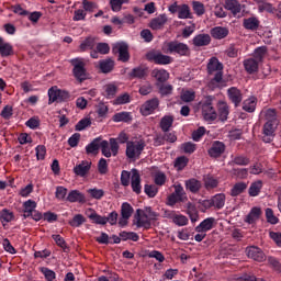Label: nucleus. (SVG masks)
I'll return each instance as SVG.
<instances>
[{
    "instance_id": "obj_63",
    "label": "nucleus",
    "mask_w": 281,
    "mask_h": 281,
    "mask_svg": "<svg viewBox=\"0 0 281 281\" xmlns=\"http://www.w3.org/2000/svg\"><path fill=\"white\" fill-rule=\"evenodd\" d=\"M166 173L159 171L154 176V181L156 186H164L166 183Z\"/></svg>"
},
{
    "instance_id": "obj_21",
    "label": "nucleus",
    "mask_w": 281,
    "mask_h": 281,
    "mask_svg": "<svg viewBox=\"0 0 281 281\" xmlns=\"http://www.w3.org/2000/svg\"><path fill=\"white\" fill-rule=\"evenodd\" d=\"M262 211L260 207H252L248 215L245 216L244 221L245 223H248V225H254L261 216Z\"/></svg>"
},
{
    "instance_id": "obj_35",
    "label": "nucleus",
    "mask_w": 281,
    "mask_h": 281,
    "mask_svg": "<svg viewBox=\"0 0 281 281\" xmlns=\"http://www.w3.org/2000/svg\"><path fill=\"white\" fill-rule=\"evenodd\" d=\"M67 201H69L70 203H82L85 202V194H82L78 190H72L68 194Z\"/></svg>"
},
{
    "instance_id": "obj_24",
    "label": "nucleus",
    "mask_w": 281,
    "mask_h": 281,
    "mask_svg": "<svg viewBox=\"0 0 281 281\" xmlns=\"http://www.w3.org/2000/svg\"><path fill=\"white\" fill-rule=\"evenodd\" d=\"M151 78H155L158 83L162 85V82L170 78V74L166 69L156 68L151 71Z\"/></svg>"
},
{
    "instance_id": "obj_43",
    "label": "nucleus",
    "mask_w": 281,
    "mask_h": 281,
    "mask_svg": "<svg viewBox=\"0 0 281 281\" xmlns=\"http://www.w3.org/2000/svg\"><path fill=\"white\" fill-rule=\"evenodd\" d=\"M86 222H87V217H85V215L76 214L72 217V220L68 222V225H70V227H81V225H85Z\"/></svg>"
},
{
    "instance_id": "obj_31",
    "label": "nucleus",
    "mask_w": 281,
    "mask_h": 281,
    "mask_svg": "<svg viewBox=\"0 0 281 281\" xmlns=\"http://www.w3.org/2000/svg\"><path fill=\"white\" fill-rule=\"evenodd\" d=\"M225 8L226 10L232 11L235 16L236 14H240V10H243V7L240 5V2H238V0H226Z\"/></svg>"
},
{
    "instance_id": "obj_20",
    "label": "nucleus",
    "mask_w": 281,
    "mask_h": 281,
    "mask_svg": "<svg viewBox=\"0 0 281 281\" xmlns=\"http://www.w3.org/2000/svg\"><path fill=\"white\" fill-rule=\"evenodd\" d=\"M225 153V144H223L222 142H214L211 146V148L209 149V155L210 157H221V155H223Z\"/></svg>"
},
{
    "instance_id": "obj_55",
    "label": "nucleus",
    "mask_w": 281,
    "mask_h": 281,
    "mask_svg": "<svg viewBox=\"0 0 281 281\" xmlns=\"http://www.w3.org/2000/svg\"><path fill=\"white\" fill-rule=\"evenodd\" d=\"M120 238L122 240H133L134 243H137L139 240V235L133 232H122L120 233Z\"/></svg>"
},
{
    "instance_id": "obj_52",
    "label": "nucleus",
    "mask_w": 281,
    "mask_h": 281,
    "mask_svg": "<svg viewBox=\"0 0 281 281\" xmlns=\"http://www.w3.org/2000/svg\"><path fill=\"white\" fill-rule=\"evenodd\" d=\"M103 89L106 98H115L117 93V86H115V83H108Z\"/></svg>"
},
{
    "instance_id": "obj_45",
    "label": "nucleus",
    "mask_w": 281,
    "mask_h": 281,
    "mask_svg": "<svg viewBox=\"0 0 281 281\" xmlns=\"http://www.w3.org/2000/svg\"><path fill=\"white\" fill-rule=\"evenodd\" d=\"M178 19H192V11L188 4H182L178 9Z\"/></svg>"
},
{
    "instance_id": "obj_49",
    "label": "nucleus",
    "mask_w": 281,
    "mask_h": 281,
    "mask_svg": "<svg viewBox=\"0 0 281 281\" xmlns=\"http://www.w3.org/2000/svg\"><path fill=\"white\" fill-rule=\"evenodd\" d=\"M95 47V40L93 37H87L81 42L79 49L80 52H87V49H93Z\"/></svg>"
},
{
    "instance_id": "obj_11",
    "label": "nucleus",
    "mask_w": 281,
    "mask_h": 281,
    "mask_svg": "<svg viewBox=\"0 0 281 281\" xmlns=\"http://www.w3.org/2000/svg\"><path fill=\"white\" fill-rule=\"evenodd\" d=\"M159 109V99L154 98L148 101H146L142 106H140V113L142 115H151V113H155Z\"/></svg>"
},
{
    "instance_id": "obj_19",
    "label": "nucleus",
    "mask_w": 281,
    "mask_h": 281,
    "mask_svg": "<svg viewBox=\"0 0 281 281\" xmlns=\"http://www.w3.org/2000/svg\"><path fill=\"white\" fill-rule=\"evenodd\" d=\"M166 23H168V16L166 14H160L150 21L149 27L156 31L164 30Z\"/></svg>"
},
{
    "instance_id": "obj_7",
    "label": "nucleus",
    "mask_w": 281,
    "mask_h": 281,
    "mask_svg": "<svg viewBox=\"0 0 281 281\" xmlns=\"http://www.w3.org/2000/svg\"><path fill=\"white\" fill-rule=\"evenodd\" d=\"M175 192H172L168 198V205H176V203H183V201H188V196L186 195V190L181 184H173Z\"/></svg>"
},
{
    "instance_id": "obj_44",
    "label": "nucleus",
    "mask_w": 281,
    "mask_h": 281,
    "mask_svg": "<svg viewBox=\"0 0 281 281\" xmlns=\"http://www.w3.org/2000/svg\"><path fill=\"white\" fill-rule=\"evenodd\" d=\"M131 78H146L148 76V69L138 66L136 68H133L130 72Z\"/></svg>"
},
{
    "instance_id": "obj_34",
    "label": "nucleus",
    "mask_w": 281,
    "mask_h": 281,
    "mask_svg": "<svg viewBox=\"0 0 281 281\" xmlns=\"http://www.w3.org/2000/svg\"><path fill=\"white\" fill-rule=\"evenodd\" d=\"M257 104L258 99H256V97H250L244 101L243 109L244 111H247V113H254V111H256Z\"/></svg>"
},
{
    "instance_id": "obj_32",
    "label": "nucleus",
    "mask_w": 281,
    "mask_h": 281,
    "mask_svg": "<svg viewBox=\"0 0 281 281\" xmlns=\"http://www.w3.org/2000/svg\"><path fill=\"white\" fill-rule=\"evenodd\" d=\"M228 34L229 30L223 26H216L211 30V36H213V38H217L218 41L225 38Z\"/></svg>"
},
{
    "instance_id": "obj_41",
    "label": "nucleus",
    "mask_w": 281,
    "mask_h": 281,
    "mask_svg": "<svg viewBox=\"0 0 281 281\" xmlns=\"http://www.w3.org/2000/svg\"><path fill=\"white\" fill-rule=\"evenodd\" d=\"M186 188L187 190L195 194V192H199L201 190V182L196 179L187 180Z\"/></svg>"
},
{
    "instance_id": "obj_48",
    "label": "nucleus",
    "mask_w": 281,
    "mask_h": 281,
    "mask_svg": "<svg viewBox=\"0 0 281 281\" xmlns=\"http://www.w3.org/2000/svg\"><path fill=\"white\" fill-rule=\"evenodd\" d=\"M24 207V217L29 218L30 214L36 210V202L34 200H27L23 204Z\"/></svg>"
},
{
    "instance_id": "obj_17",
    "label": "nucleus",
    "mask_w": 281,
    "mask_h": 281,
    "mask_svg": "<svg viewBox=\"0 0 281 281\" xmlns=\"http://www.w3.org/2000/svg\"><path fill=\"white\" fill-rule=\"evenodd\" d=\"M167 218H170L175 225H178V227H184V225H188V217L182 214H177L175 211H171L167 214Z\"/></svg>"
},
{
    "instance_id": "obj_36",
    "label": "nucleus",
    "mask_w": 281,
    "mask_h": 281,
    "mask_svg": "<svg viewBox=\"0 0 281 281\" xmlns=\"http://www.w3.org/2000/svg\"><path fill=\"white\" fill-rule=\"evenodd\" d=\"M175 122V117L170 115H166L160 120V128L164 133H168L170 128H172V124Z\"/></svg>"
},
{
    "instance_id": "obj_59",
    "label": "nucleus",
    "mask_w": 281,
    "mask_h": 281,
    "mask_svg": "<svg viewBox=\"0 0 281 281\" xmlns=\"http://www.w3.org/2000/svg\"><path fill=\"white\" fill-rule=\"evenodd\" d=\"M186 166H188V157L181 156L176 159L175 168H177V170H183Z\"/></svg>"
},
{
    "instance_id": "obj_38",
    "label": "nucleus",
    "mask_w": 281,
    "mask_h": 281,
    "mask_svg": "<svg viewBox=\"0 0 281 281\" xmlns=\"http://www.w3.org/2000/svg\"><path fill=\"white\" fill-rule=\"evenodd\" d=\"M262 190V180H257L252 182L248 189L249 196H258Z\"/></svg>"
},
{
    "instance_id": "obj_4",
    "label": "nucleus",
    "mask_w": 281,
    "mask_h": 281,
    "mask_svg": "<svg viewBox=\"0 0 281 281\" xmlns=\"http://www.w3.org/2000/svg\"><path fill=\"white\" fill-rule=\"evenodd\" d=\"M70 65H72V74L78 80V82H85V80L89 79V74L87 72V63L85 59L77 57L74 59H70Z\"/></svg>"
},
{
    "instance_id": "obj_30",
    "label": "nucleus",
    "mask_w": 281,
    "mask_h": 281,
    "mask_svg": "<svg viewBox=\"0 0 281 281\" xmlns=\"http://www.w3.org/2000/svg\"><path fill=\"white\" fill-rule=\"evenodd\" d=\"M209 74H216L223 71V64L218 61V58L212 57L207 64Z\"/></svg>"
},
{
    "instance_id": "obj_26",
    "label": "nucleus",
    "mask_w": 281,
    "mask_h": 281,
    "mask_svg": "<svg viewBox=\"0 0 281 281\" xmlns=\"http://www.w3.org/2000/svg\"><path fill=\"white\" fill-rule=\"evenodd\" d=\"M214 223H216L214 217L205 218L195 227V232H210V229H214Z\"/></svg>"
},
{
    "instance_id": "obj_54",
    "label": "nucleus",
    "mask_w": 281,
    "mask_h": 281,
    "mask_svg": "<svg viewBox=\"0 0 281 281\" xmlns=\"http://www.w3.org/2000/svg\"><path fill=\"white\" fill-rule=\"evenodd\" d=\"M128 102H131V94L125 92V93L119 95L116 99H114L112 101V104L117 106L121 104H128Z\"/></svg>"
},
{
    "instance_id": "obj_40",
    "label": "nucleus",
    "mask_w": 281,
    "mask_h": 281,
    "mask_svg": "<svg viewBox=\"0 0 281 281\" xmlns=\"http://www.w3.org/2000/svg\"><path fill=\"white\" fill-rule=\"evenodd\" d=\"M258 10L259 12H269V14H276V12H278V10L273 7V4L261 0L258 4Z\"/></svg>"
},
{
    "instance_id": "obj_58",
    "label": "nucleus",
    "mask_w": 281,
    "mask_h": 281,
    "mask_svg": "<svg viewBox=\"0 0 281 281\" xmlns=\"http://www.w3.org/2000/svg\"><path fill=\"white\" fill-rule=\"evenodd\" d=\"M130 0H110V5L113 10V12H120L122 10V5L124 3H128Z\"/></svg>"
},
{
    "instance_id": "obj_57",
    "label": "nucleus",
    "mask_w": 281,
    "mask_h": 281,
    "mask_svg": "<svg viewBox=\"0 0 281 281\" xmlns=\"http://www.w3.org/2000/svg\"><path fill=\"white\" fill-rule=\"evenodd\" d=\"M87 192L91 196V199H95L97 201H100V199L104 196V190L102 189H97V188L88 189Z\"/></svg>"
},
{
    "instance_id": "obj_64",
    "label": "nucleus",
    "mask_w": 281,
    "mask_h": 281,
    "mask_svg": "<svg viewBox=\"0 0 281 281\" xmlns=\"http://www.w3.org/2000/svg\"><path fill=\"white\" fill-rule=\"evenodd\" d=\"M269 236H270L271 240H273V243H276V245L278 247H281V233L280 232H270Z\"/></svg>"
},
{
    "instance_id": "obj_5",
    "label": "nucleus",
    "mask_w": 281,
    "mask_h": 281,
    "mask_svg": "<svg viewBox=\"0 0 281 281\" xmlns=\"http://www.w3.org/2000/svg\"><path fill=\"white\" fill-rule=\"evenodd\" d=\"M144 148H146V143L143 139L130 140L126 144L125 155L127 159H139Z\"/></svg>"
},
{
    "instance_id": "obj_9",
    "label": "nucleus",
    "mask_w": 281,
    "mask_h": 281,
    "mask_svg": "<svg viewBox=\"0 0 281 281\" xmlns=\"http://www.w3.org/2000/svg\"><path fill=\"white\" fill-rule=\"evenodd\" d=\"M113 54H119V60L121 63H128L131 55L128 54V44L126 43H116L112 47Z\"/></svg>"
},
{
    "instance_id": "obj_15",
    "label": "nucleus",
    "mask_w": 281,
    "mask_h": 281,
    "mask_svg": "<svg viewBox=\"0 0 281 281\" xmlns=\"http://www.w3.org/2000/svg\"><path fill=\"white\" fill-rule=\"evenodd\" d=\"M131 186L135 194H142V177L137 169H132Z\"/></svg>"
},
{
    "instance_id": "obj_42",
    "label": "nucleus",
    "mask_w": 281,
    "mask_h": 281,
    "mask_svg": "<svg viewBox=\"0 0 281 281\" xmlns=\"http://www.w3.org/2000/svg\"><path fill=\"white\" fill-rule=\"evenodd\" d=\"M212 201H213V207H216V210H223V207H225V194L224 193L215 194L212 198Z\"/></svg>"
},
{
    "instance_id": "obj_29",
    "label": "nucleus",
    "mask_w": 281,
    "mask_h": 281,
    "mask_svg": "<svg viewBox=\"0 0 281 281\" xmlns=\"http://www.w3.org/2000/svg\"><path fill=\"white\" fill-rule=\"evenodd\" d=\"M14 49L12 48V44L4 42L3 37H0V56L3 58L8 56H12Z\"/></svg>"
},
{
    "instance_id": "obj_39",
    "label": "nucleus",
    "mask_w": 281,
    "mask_h": 281,
    "mask_svg": "<svg viewBox=\"0 0 281 281\" xmlns=\"http://www.w3.org/2000/svg\"><path fill=\"white\" fill-rule=\"evenodd\" d=\"M100 138L93 139L87 147L86 153L87 155H98V150H100Z\"/></svg>"
},
{
    "instance_id": "obj_12",
    "label": "nucleus",
    "mask_w": 281,
    "mask_h": 281,
    "mask_svg": "<svg viewBox=\"0 0 281 281\" xmlns=\"http://www.w3.org/2000/svg\"><path fill=\"white\" fill-rule=\"evenodd\" d=\"M248 258H251L256 262H265L267 260V257L265 256V252L262 249L250 246L246 249Z\"/></svg>"
},
{
    "instance_id": "obj_61",
    "label": "nucleus",
    "mask_w": 281,
    "mask_h": 281,
    "mask_svg": "<svg viewBox=\"0 0 281 281\" xmlns=\"http://www.w3.org/2000/svg\"><path fill=\"white\" fill-rule=\"evenodd\" d=\"M98 170L100 175H106L109 172V164L106 162V159L101 158L98 162Z\"/></svg>"
},
{
    "instance_id": "obj_23",
    "label": "nucleus",
    "mask_w": 281,
    "mask_h": 281,
    "mask_svg": "<svg viewBox=\"0 0 281 281\" xmlns=\"http://www.w3.org/2000/svg\"><path fill=\"white\" fill-rule=\"evenodd\" d=\"M245 71H247V74H256L258 71V67L260 65V63L258 60H256L254 57L247 58L244 60L243 63Z\"/></svg>"
},
{
    "instance_id": "obj_33",
    "label": "nucleus",
    "mask_w": 281,
    "mask_h": 281,
    "mask_svg": "<svg viewBox=\"0 0 281 281\" xmlns=\"http://www.w3.org/2000/svg\"><path fill=\"white\" fill-rule=\"evenodd\" d=\"M243 25L245 30H251L252 32L260 27V21L257 18L244 19Z\"/></svg>"
},
{
    "instance_id": "obj_6",
    "label": "nucleus",
    "mask_w": 281,
    "mask_h": 281,
    "mask_svg": "<svg viewBox=\"0 0 281 281\" xmlns=\"http://www.w3.org/2000/svg\"><path fill=\"white\" fill-rule=\"evenodd\" d=\"M69 98H71V94H69L67 90H60L56 86L48 89V104H54V102H67Z\"/></svg>"
},
{
    "instance_id": "obj_13",
    "label": "nucleus",
    "mask_w": 281,
    "mask_h": 281,
    "mask_svg": "<svg viewBox=\"0 0 281 281\" xmlns=\"http://www.w3.org/2000/svg\"><path fill=\"white\" fill-rule=\"evenodd\" d=\"M91 170V161L82 160L80 164L76 165L72 169V172L77 177H87Z\"/></svg>"
},
{
    "instance_id": "obj_8",
    "label": "nucleus",
    "mask_w": 281,
    "mask_h": 281,
    "mask_svg": "<svg viewBox=\"0 0 281 281\" xmlns=\"http://www.w3.org/2000/svg\"><path fill=\"white\" fill-rule=\"evenodd\" d=\"M147 60L155 63V65H170L172 64V57L170 55H164L161 52L150 50L146 54Z\"/></svg>"
},
{
    "instance_id": "obj_62",
    "label": "nucleus",
    "mask_w": 281,
    "mask_h": 281,
    "mask_svg": "<svg viewBox=\"0 0 281 281\" xmlns=\"http://www.w3.org/2000/svg\"><path fill=\"white\" fill-rule=\"evenodd\" d=\"M0 115H1V117H2L3 120H10V117H12V115H13V109H12V106H11V105H5V106L2 109Z\"/></svg>"
},
{
    "instance_id": "obj_56",
    "label": "nucleus",
    "mask_w": 281,
    "mask_h": 281,
    "mask_svg": "<svg viewBox=\"0 0 281 281\" xmlns=\"http://www.w3.org/2000/svg\"><path fill=\"white\" fill-rule=\"evenodd\" d=\"M192 8H193V12L198 16H203V14H205V4H203L202 2L193 1L192 2Z\"/></svg>"
},
{
    "instance_id": "obj_50",
    "label": "nucleus",
    "mask_w": 281,
    "mask_h": 281,
    "mask_svg": "<svg viewBox=\"0 0 281 281\" xmlns=\"http://www.w3.org/2000/svg\"><path fill=\"white\" fill-rule=\"evenodd\" d=\"M204 187L206 190H214V188H218V179L212 176L204 177Z\"/></svg>"
},
{
    "instance_id": "obj_37",
    "label": "nucleus",
    "mask_w": 281,
    "mask_h": 281,
    "mask_svg": "<svg viewBox=\"0 0 281 281\" xmlns=\"http://www.w3.org/2000/svg\"><path fill=\"white\" fill-rule=\"evenodd\" d=\"M113 122H132L133 115L131 112H119L112 116Z\"/></svg>"
},
{
    "instance_id": "obj_28",
    "label": "nucleus",
    "mask_w": 281,
    "mask_h": 281,
    "mask_svg": "<svg viewBox=\"0 0 281 281\" xmlns=\"http://www.w3.org/2000/svg\"><path fill=\"white\" fill-rule=\"evenodd\" d=\"M217 111H218L220 120L222 122L227 121V116L229 115V105H227V102L218 101Z\"/></svg>"
},
{
    "instance_id": "obj_2",
    "label": "nucleus",
    "mask_w": 281,
    "mask_h": 281,
    "mask_svg": "<svg viewBox=\"0 0 281 281\" xmlns=\"http://www.w3.org/2000/svg\"><path fill=\"white\" fill-rule=\"evenodd\" d=\"M161 52L173 56H190V46L177 40L167 41L161 45Z\"/></svg>"
},
{
    "instance_id": "obj_10",
    "label": "nucleus",
    "mask_w": 281,
    "mask_h": 281,
    "mask_svg": "<svg viewBox=\"0 0 281 281\" xmlns=\"http://www.w3.org/2000/svg\"><path fill=\"white\" fill-rule=\"evenodd\" d=\"M128 134L121 132L116 138H110V146L113 157H117L120 144H128Z\"/></svg>"
},
{
    "instance_id": "obj_1",
    "label": "nucleus",
    "mask_w": 281,
    "mask_h": 281,
    "mask_svg": "<svg viewBox=\"0 0 281 281\" xmlns=\"http://www.w3.org/2000/svg\"><path fill=\"white\" fill-rule=\"evenodd\" d=\"M136 226L144 227V229H150L153 221L159 218V213L153 211L150 206L145 207L144 210H137L135 214Z\"/></svg>"
},
{
    "instance_id": "obj_60",
    "label": "nucleus",
    "mask_w": 281,
    "mask_h": 281,
    "mask_svg": "<svg viewBox=\"0 0 281 281\" xmlns=\"http://www.w3.org/2000/svg\"><path fill=\"white\" fill-rule=\"evenodd\" d=\"M195 97L196 95H195L194 91H192V90H186L181 93V100L183 102H192V101H194Z\"/></svg>"
},
{
    "instance_id": "obj_47",
    "label": "nucleus",
    "mask_w": 281,
    "mask_h": 281,
    "mask_svg": "<svg viewBox=\"0 0 281 281\" xmlns=\"http://www.w3.org/2000/svg\"><path fill=\"white\" fill-rule=\"evenodd\" d=\"M245 190H247V183L238 182L232 188L231 196H238L239 194H243Z\"/></svg>"
},
{
    "instance_id": "obj_27",
    "label": "nucleus",
    "mask_w": 281,
    "mask_h": 281,
    "mask_svg": "<svg viewBox=\"0 0 281 281\" xmlns=\"http://www.w3.org/2000/svg\"><path fill=\"white\" fill-rule=\"evenodd\" d=\"M99 67L102 74H111L115 67V61L111 58L102 59L99 61Z\"/></svg>"
},
{
    "instance_id": "obj_22",
    "label": "nucleus",
    "mask_w": 281,
    "mask_h": 281,
    "mask_svg": "<svg viewBox=\"0 0 281 281\" xmlns=\"http://www.w3.org/2000/svg\"><path fill=\"white\" fill-rule=\"evenodd\" d=\"M212 43V37L210 34H199L193 37V45L195 47H205L206 45H210Z\"/></svg>"
},
{
    "instance_id": "obj_46",
    "label": "nucleus",
    "mask_w": 281,
    "mask_h": 281,
    "mask_svg": "<svg viewBox=\"0 0 281 281\" xmlns=\"http://www.w3.org/2000/svg\"><path fill=\"white\" fill-rule=\"evenodd\" d=\"M265 56H267V46H260L255 49L252 58L257 60V63H262Z\"/></svg>"
},
{
    "instance_id": "obj_16",
    "label": "nucleus",
    "mask_w": 281,
    "mask_h": 281,
    "mask_svg": "<svg viewBox=\"0 0 281 281\" xmlns=\"http://www.w3.org/2000/svg\"><path fill=\"white\" fill-rule=\"evenodd\" d=\"M86 215L97 225H106L109 223V220H106L105 216L98 214L93 209H88Z\"/></svg>"
},
{
    "instance_id": "obj_25",
    "label": "nucleus",
    "mask_w": 281,
    "mask_h": 281,
    "mask_svg": "<svg viewBox=\"0 0 281 281\" xmlns=\"http://www.w3.org/2000/svg\"><path fill=\"white\" fill-rule=\"evenodd\" d=\"M261 117L267 122H271V124H278V112H276V109H263Z\"/></svg>"
},
{
    "instance_id": "obj_18",
    "label": "nucleus",
    "mask_w": 281,
    "mask_h": 281,
    "mask_svg": "<svg viewBox=\"0 0 281 281\" xmlns=\"http://www.w3.org/2000/svg\"><path fill=\"white\" fill-rule=\"evenodd\" d=\"M228 100L235 104V106H238L240 102H243V92L236 87H232L227 90Z\"/></svg>"
},
{
    "instance_id": "obj_14",
    "label": "nucleus",
    "mask_w": 281,
    "mask_h": 281,
    "mask_svg": "<svg viewBox=\"0 0 281 281\" xmlns=\"http://www.w3.org/2000/svg\"><path fill=\"white\" fill-rule=\"evenodd\" d=\"M277 126H278V123H271V122H266V124L263 125V142H266V144H269L270 142L273 140Z\"/></svg>"
},
{
    "instance_id": "obj_3",
    "label": "nucleus",
    "mask_w": 281,
    "mask_h": 281,
    "mask_svg": "<svg viewBox=\"0 0 281 281\" xmlns=\"http://www.w3.org/2000/svg\"><path fill=\"white\" fill-rule=\"evenodd\" d=\"M199 106L205 122H214L218 117V113L214 108V97H205L204 100L199 103Z\"/></svg>"
},
{
    "instance_id": "obj_53",
    "label": "nucleus",
    "mask_w": 281,
    "mask_h": 281,
    "mask_svg": "<svg viewBox=\"0 0 281 281\" xmlns=\"http://www.w3.org/2000/svg\"><path fill=\"white\" fill-rule=\"evenodd\" d=\"M121 216H123V218H131V216H133V206H131L128 202L122 204Z\"/></svg>"
},
{
    "instance_id": "obj_51",
    "label": "nucleus",
    "mask_w": 281,
    "mask_h": 281,
    "mask_svg": "<svg viewBox=\"0 0 281 281\" xmlns=\"http://www.w3.org/2000/svg\"><path fill=\"white\" fill-rule=\"evenodd\" d=\"M100 148L104 157L109 158L113 155V151L111 150V140H101Z\"/></svg>"
}]
</instances>
